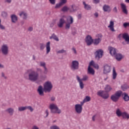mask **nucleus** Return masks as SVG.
<instances>
[{"label": "nucleus", "mask_w": 129, "mask_h": 129, "mask_svg": "<svg viewBox=\"0 0 129 129\" xmlns=\"http://www.w3.org/2000/svg\"><path fill=\"white\" fill-rule=\"evenodd\" d=\"M44 91L45 93H50L53 89V83L51 81H46L43 84Z\"/></svg>", "instance_id": "obj_3"}, {"label": "nucleus", "mask_w": 129, "mask_h": 129, "mask_svg": "<svg viewBox=\"0 0 129 129\" xmlns=\"http://www.w3.org/2000/svg\"><path fill=\"white\" fill-rule=\"evenodd\" d=\"M6 111L9 115H14V113H15V109L13 107H9L6 110Z\"/></svg>", "instance_id": "obj_26"}, {"label": "nucleus", "mask_w": 129, "mask_h": 129, "mask_svg": "<svg viewBox=\"0 0 129 129\" xmlns=\"http://www.w3.org/2000/svg\"><path fill=\"white\" fill-rule=\"evenodd\" d=\"M90 97L87 96L84 99V101H85L86 102H88V101H90Z\"/></svg>", "instance_id": "obj_45"}, {"label": "nucleus", "mask_w": 129, "mask_h": 129, "mask_svg": "<svg viewBox=\"0 0 129 129\" xmlns=\"http://www.w3.org/2000/svg\"><path fill=\"white\" fill-rule=\"evenodd\" d=\"M102 10L105 13H110L111 12V8L110 6L107 4H104L103 6Z\"/></svg>", "instance_id": "obj_17"}, {"label": "nucleus", "mask_w": 129, "mask_h": 129, "mask_svg": "<svg viewBox=\"0 0 129 129\" xmlns=\"http://www.w3.org/2000/svg\"><path fill=\"white\" fill-rule=\"evenodd\" d=\"M121 116L124 119H129V114L126 112H123Z\"/></svg>", "instance_id": "obj_32"}, {"label": "nucleus", "mask_w": 129, "mask_h": 129, "mask_svg": "<svg viewBox=\"0 0 129 129\" xmlns=\"http://www.w3.org/2000/svg\"><path fill=\"white\" fill-rule=\"evenodd\" d=\"M108 51H109L110 54H111V56H115L116 54V49L114 48V47L109 46L108 48Z\"/></svg>", "instance_id": "obj_19"}, {"label": "nucleus", "mask_w": 129, "mask_h": 129, "mask_svg": "<svg viewBox=\"0 0 129 129\" xmlns=\"http://www.w3.org/2000/svg\"><path fill=\"white\" fill-rule=\"evenodd\" d=\"M93 4H99L100 3V0H93Z\"/></svg>", "instance_id": "obj_51"}, {"label": "nucleus", "mask_w": 129, "mask_h": 129, "mask_svg": "<svg viewBox=\"0 0 129 129\" xmlns=\"http://www.w3.org/2000/svg\"><path fill=\"white\" fill-rule=\"evenodd\" d=\"M114 57H115L117 61H120L121 59H122L124 56L120 53H116L115 55L114 56Z\"/></svg>", "instance_id": "obj_29"}, {"label": "nucleus", "mask_w": 129, "mask_h": 129, "mask_svg": "<svg viewBox=\"0 0 129 129\" xmlns=\"http://www.w3.org/2000/svg\"><path fill=\"white\" fill-rule=\"evenodd\" d=\"M62 12H68L69 11V8H68L67 6H64L61 9Z\"/></svg>", "instance_id": "obj_41"}, {"label": "nucleus", "mask_w": 129, "mask_h": 129, "mask_svg": "<svg viewBox=\"0 0 129 129\" xmlns=\"http://www.w3.org/2000/svg\"><path fill=\"white\" fill-rule=\"evenodd\" d=\"M5 2L8 4H11V3H12V0H6Z\"/></svg>", "instance_id": "obj_63"}, {"label": "nucleus", "mask_w": 129, "mask_h": 129, "mask_svg": "<svg viewBox=\"0 0 129 129\" xmlns=\"http://www.w3.org/2000/svg\"><path fill=\"white\" fill-rule=\"evenodd\" d=\"M2 16L3 17V18H7L8 16V13H7L6 12H3L2 13Z\"/></svg>", "instance_id": "obj_48"}, {"label": "nucleus", "mask_w": 129, "mask_h": 129, "mask_svg": "<svg viewBox=\"0 0 129 129\" xmlns=\"http://www.w3.org/2000/svg\"><path fill=\"white\" fill-rule=\"evenodd\" d=\"M69 11L70 12V13H75V12L77 11V7L74 5H73L69 8Z\"/></svg>", "instance_id": "obj_27"}, {"label": "nucleus", "mask_w": 129, "mask_h": 129, "mask_svg": "<svg viewBox=\"0 0 129 129\" xmlns=\"http://www.w3.org/2000/svg\"><path fill=\"white\" fill-rule=\"evenodd\" d=\"M49 39L50 40H52L53 39L54 40V41H56V42H59V38H58L57 36H56L55 34H52V35L49 37Z\"/></svg>", "instance_id": "obj_33"}, {"label": "nucleus", "mask_w": 129, "mask_h": 129, "mask_svg": "<svg viewBox=\"0 0 129 129\" xmlns=\"http://www.w3.org/2000/svg\"><path fill=\"white\" fill-rule=\"evenodd\" d=\"M0 68L1 69H4L5 68V66L4 64L0 63Z\"/></svg>", "instance_id": "obj_62"}, {"label": "nucleus", "mask_w": 129, "mask_h": 129, "mask_svg": "<svg viewBox=\"0 0 129 129\" xmlns=\"http://www.w3.org/2000/svg\"><path fill=\"white\" fill-rule=\"evenodd\" d=\"M11 20L12 23H17L18 21V16L15 14L11 15Z\"/></svg>", "instance_id": "obj_31"}, {"label": "nucleus", "mask_w": 129, "mask_h": 129, "mask_svg": "<svg viewBox=\"0 0 129 129\" xmlns=\"http://www.w3.org/2000/svg\"><path fill=\"white\" fill-rule=\"evenodd\" d=\"M120 5L122 13H123L124 15H127L128 12H127V9H126V5L124 4V3H121Z\"/></svg>", "instance_id": "obj_20"}, {"label": "nucleus", "mask_w": 129, "mask_h": 129, "mask_svg": "<svg viewBox=\"0 0 129 129\" xmlns=\"http://www.w3.org/2000/svg\"><path fill=\"white\" fill-rule=\"evenodd\" d=\"M64 18H66V16H63L62 18L60 19L59 21L57 24V26L59 27V28H62L64 24H65V19H64Z\"/></svg>", "instance_id": "obj_23"}, {"label": "nucleus", "mask_w": 129, "mask_h": 129, "mask_svg": "<svg viewBox=\"0 0 129 129\" xmlns=\"http://www.w3.org/2000/svg\"><path fill=\"white\" fill-rule=\"evenodd\" d=\"M116 114L117 116H118V117H120V116H122V112H121V110H120V109L118 108L116 110Z\"/></svg>", "instance_id": "obj_36"}, {"label": "nucleus", "mask_w": 129, "mask_h": 129, "mask_svg": "<svg viewBox=\"0 0 129 129\" xmlns=\"http://www.w3.org/2000/svg\"><path fill=\"white\" fill-rule=\"evenodd\" d=\"M108 28L111 32H115V29H114V21L113 20L110 21Z\"/></svg>", "instance_id": "obj_18"}, {"label": "nucleus", "mask_w": 129, "mask_h": 129, "mask_svg": "<svg viewBox=\"0 0 129 129\" xmlns=\"http://www.w3.org/2000/svg\"><path fill=\"white\" fill-rule=\"evenodd\" d=\"M111 71V66L108 64H105L103 67V74H108Z\"/></svg>", "instance_id": "obj_10"}, {"label": "nucleus", "mask_w": 129, "mask_h": 129, "mask_svg": "<svg viewBox=\"0 0 129 129\" xmlns=\"http://www.w3.org/2000/svg\"><path fill=\"white\" fill-rule=\"evenodd\" d=\"M97 95L101 97H102L104 99H107L109 97V94L108 93H106L104 91H99L97 92Z\"/></svg>", "instance_id": "obj_12"}, {"label": "nucleus", "mask_w": 129, "mask_h": 129, "mask_svg": "<svg viewBox=\"0 0 129 129\" xmlns=\"http://www.w3.org/2000/svg\"><path fill=\"white\" fill-rule=\"evenodd\" d=\"M72 51L74 53V54H77V51H76V49H75V48H73Z\"/></svg>", "instance_id": "obj_57"}, {"label": "nucleus", "mask_w": 129, "mask_h": 129, "mask_svg": "<svg viewBox=\"0 0 129 129\" xmlns=\"http://www.w3.org/2000/svg\"><path fill=\"white\" fill-rule=\"evenodd\" d=\"M76 78L78 82H79L80 88H81V89H83V88H84V84L82 81L81 78H80L79 76H77Z\"/></svg>", "instance_id": "obj_21"}, {"label": "nucleus", "mask_w": 129, "mask_h": 129, "mask_svg": "<svg viewBox=\"0 0 129 129\" xmlns=\"http://www.w3.org/2000/svg\"><path fill=\"white\" fill-rule=\"evenodd\" d=\"M56 53L57 54H63L64 53H66V50L64 49H61V50L56 51Z\"/></svg>", "instance_id": "obj_42"}, {"label": "nucleus", "mask_w": 129, "mask_h": 129, "mask_svg": "<svg viewBox=\"0 0 129 129\" xmlns=\"http://www.w3.org/2000/svg\"><path fill=\"white\" fill-rule=\"evenodd\" d=\"M129 86L127 85V84H125L121 86V89H122V90H126V89H127V88H128Z\"/></svg>", "instance_id": "obj_40"}, {"label": "nucleus", "mask_w": 129, "mask_h": 129, "mask_svg": "<svg viewBox=\"0 0 129 129\" xmlns=\"http://www.w3.org/2000/svg\"><path fill=\"white\" fill-rule=\"evenodd\" d=\"M62 3H61V2H60L58 4H56L55 6V9H59V8H60V7H62V6H63Z\"/></svg>", "instance_id": "obj_43"}, {"label": "nucleus", "mask_w": 129, "mask_h": 129, "mask_svg": "<svg viewBox=\"0 0 129 129\" xmlns=\"http://www.w3.org/2000/svg\"><path fill=\"white\" fill-rule=\"evenodd\" d=\"M44 87L43 86H39L37 89V92L40 96H44Z\"/></svg>", "instance_id": "obj_24"}, {"label": "nucleus", "mask_w": 129, "mask_h": 129, "mask_svg": "<svg viewBox=\"0 0 129 129\" xmlns=\"http://www.w3.org/2000/svg\"><path fill=\"white\" fill-rule=\"evenodd\" d=\"M39 47L40 50L43 51L44 49H45V47H46V54H49V52H51V42L48 41L46 43V45L45 46V44L43 43H40L39 44Z\"/></svg>", "instance_id": "obj_5"}, {"label": "nucleus", "mask_w": 129, "mask_h": 129, "mask_svg": "<svg viewBox=\"0 0 129 129\" xmlns=\"http://www.w3.org/2000/svg\"><path fill=\"white\" fill-rule=\"evenodd\" d=\"M123 26L124 28H126L127 27H128V22H125L123 24Z\"/></svg>", "instance_id": "obj_53"}, {"label": "nucleus", "mask_w": 129, "mask_h": 129, "mask_svg": "<svg viewBox=\"0 0 129 129\" xmlns=\"http://www.w3.org/2000/svg\"><path fill=\"white\" fill-rule=\"evenodd\" d=\"M49 109L51 113H57V114H60L62 112L61 109H59L56 104L52 103L49 105Z\"/></svg>", "instance_id": "obj_4"}, {"label": "nucleus", "mask_w": 129, "mask_h": 129, "mask_svg": "<svg viewBox=\"0 0 129 129\" xmlns=\"http://www.w3.org/2000/svg\"><path fill=\"white\" fill-rule=\"evenodd\" d=\"M19 16L23 20H27L28 19V13L25 11H21L19 13Z\"/></svg>", "instance_id": "obj_25"}, {"label": "nucleus", "mask_w": 129, "mask_h": 129, "mask_svg": "<svg viewBox=\"0 0 129 129\" xmlns=\"http://www.w3.org/2000/svg\"><path fill=\"white\" fill-rule=\"evenodd\" d=\"M105 91L106 92H110L112 90V88L110 86V85H106L104 88Z\"/></svg>", "instance_id": "obj_34"}, {"label": "nucleus", "mask_w": 129, "mask_h": 129, "mask_svg": "<svg viewBox=\"0 0 129 129\" xmlns=\"http://www.w3.org/2000/svg\"><path fill=\"white\" fill-rule=\"evenodd\" d=\"M49 3L51 4V5H55L56 3V0H49Z\"/></svg>", "instance_id": "obj_52"}, {"label": "nucleus", "mask_w": 129, "mask_h": 129, "mask_svg": "<svg viewBox=\"0 0 129 129\" xmlns=\"http://www.w3.org/2000/svg\"><path fill=\"white\" fill-rule=\"evenodd\" d=\"M101 41H102V34H98L96 35V38L93 39V44L97 46L101 43Z\"/></svg>", "instance_id": "obj_8"}, {"label": "nucleus", "mask_w": 129, "mask_h": 129, "mask_svg": "<svg viewBox=\"0 0 129 129\" xmlns=\"http://www.w3.org/2000/svg\"><path fill=\"white\" fill-rule=\"evenodd\" d=\"M37 71H39V72H42V69L40 68H36Z\"/></svg>", "instance_id": "obj_61"}, {"label": "nucleus", "mask_w": 129, "mask_h": 129, "mask_svg": "<svg viewBox=\"0 0 129 129\" xmlns=\"http://www.w3.org/2000/svg\"><path fill=\"white\" fill-rule=\"evenodd\" d=\"M83 5L84 6L85 10H86L87 11H90V10H91V6L86 4V2H83Z\"/></svg>", "instance_id": "obj_30"}, {"label": "nucleus", "mask_w": 129, "mask_h": 129, "mask_svg": "<svg viewBox=\"0 0 129 129\" xmlns=\"http://www.w3.org/2000/svg\"><path fill=\"white\" fill-rule=\"evenodd\" d=\"M49 115V110H46L44 112V117H48Z\"/></svg>", "instance_id": "obj_46"}, {"label": "nucleus", "mask_w": 129, "mask_h": 129, "mask_svg": "<svg viewBox=\"0 0 129 129\" xmlns=\"http://www.w3.org/2000/svg\"><path fill=\"white\" fill-rule=\"evenodd\" d=\"M122 38L124 39L127 44H129V35L127 33H120L118 35L117 39L118 40H120Z\"/></svg>", "instance_id": "obj_6"}, {"label": "nucleus", "mask_w": 129, "mask_h": 129, "mask_svg": "<svg viewBox=\"0 0 129 129\" xmlns=\"http://www.w3.org/2000/svg\"><path fill=\"white\" fill-rule=\"evenodd\" d=\"M89 65L90 66H93V67H94V68H95V69H97V70H98V69H99V66L98 65V64L96 63L93 60H92L89 63Z\"/></svg>", "instance_id": "obj_28"}, {"label": "nucleus", "mask_w": 129, "mask_h": 129, "mask_svg": "<svg viewBox=\"0 0 129 129\" xmlns=\"http://www.w3.org/2000/svg\"><path fill=\"white\" fill-rule=\"evenodd\" d=\"M102 56H103V50L101 49H98L95 52V56L97 60H99L100 58H102Z\"/></svg>", "instance_id": "obj_13"}, {"label": "nucleus", "mask_w": 129, "mask_h": 129, "mask_svg": "<svg viewBox=\"0 0 129 129\" xmlns=\"http://www.w3.org/2000/svg\"><path fill=\"white\" fill-rule=\"evenodd\" d=\"M24 77L25 79L30 81H38L39 80V73L35 71L33 68L29 69L24 74Z\"/></svg>", "instance_id": "obj_1"}, {"label": "nucleus", "mask_w": 129, "mask_h": 129, "mask_svg": "<svg viewBox=\"0 0 129 129\" xmlns=\"http://www.w3.org/2000/svg\"><path fill=\"white\" fill-rule=\"evenodd\" d=\"M116 76H117V73H116V71H115V68L113 67V70H112V79H116Z\"/></svg>", "instance_id": "obj_35"}, {"label": "nucleus", "mask_w": 129, "mask_h": 129, "mask_svg": "<svg viewBox=\"0 0 129 129\" xmlns=\"http://www.w3.org/2000/svg\"><path fill=\"white\" fill-rule=\"evenodd\" d=\"M89 79V77L87 75H84L83 76V78L81 79L82 80V81H87L88 79Z\"/></svg>", "instance_id": "obj_39"}, {"label": "nucleus", "mask_w": 129, "mask_h": 129, "mask_svg": "<svg viewBox=\"0 0 129 129\" xmlns=\"http://www.w3.org/2000/svg\"><path fill=\"white\" fill-rule=\"evenodd\" d=\"M87 74H89V75H94V74H95V71H94L93 68H91V66L90 64H89L88 67Z\"/></svg>", "instance_id": "obj_22"}, {"label": "nucleus", "mask_w": 129, "mask_h": 129, "mask_svg": "<svg viewBox=\"0 0 129 129\" xmlns=\"http://www.w3.org/2000/svg\"><path fill=\"white\" fill-rule=\"evenodd\" d=\"M55 99H56V98L55 97H51L50 98L51 101H55Z\"/></svg>", "instance_id": "obj_59"}, {"label": "nucleus", "mask_w": 129, "mask_h": 129, "mask_svg": "<svg viewBox=\"0 0 129 129\" xmlns=\"http://www.w3.org/2000/svg\"><path fill=\"white\" fill-rule=\"evenodd\" d=\"M85 42L88 46H90V45L93 43V39H92V37L90 35L87 36L85 39Z\"/></svg>", "instance_id": "obj_16"}, {"label": "nucleus", "mask_w": 129, "mask_h": 129, "mask_svg": "<svg viewBox=\"0 0 129 129\" xmlns=\"http://www.w3.org/2000/svg\"><path fill=\"white\" fill-rule=\"evenodd\" d=\"M27 109L30 110L31 112H33L34 111V108H33L31 106H26V110Z\"/></svg>", "instance_id": "obj_44"}, {"label": "nucleus", "mask_w": 129, "mask_h": 129, "mask_svg": "<svg viewBox=\"0 0 129 129\" xmlns=\"http://www.w3.org/2000/svg\"><path fill=\"white\" fill-rule=\"evenodd\" d=\"M0 29L1 30H6V27L0 23Z\"/></svg>", "instance_id": "obj_49"}, {"label": "nucleus", "mask_w": 129, "mask_h": 129, "mask_svg": "<svg viewBox=\"0 0 129 129\" xmlns=\"http://www.w3.org/2000/svg\"><path fill=\"white\" fill-rule=\"evenodd\" d=\"M28 31H29V32H32V31H33V27H29L28 29Z\"/></svg>", "instance_id": "obj_56"}, {"label": "nucleus", "mask_w": 129, "mask_h": 129, "mask_svg": "<svg viewBox=\"0 0 129 129\" xmlns=\"http://www.w3.org/2000/svg\"><path fill=\"white\" fill-rule=\"evenodd\" d=\"M1 52L3 55H7L10 52L9 50V46L8 44H3L1 46Z\"/></svg>", "instance_id": "obj_11"}, {"label": "nucleus", "mask_w": 129, "mask_h": 129, "mask_svg": "<svg viewBox=\"0 0 129 129\" xmlns=\"http://www.w3.org/2000/svg\"><path fill=\"white\" fill-rule=\"evenodd\" d=\"M1 76L4 79H8V77H7V76H6V74L4 72L1 73Z\"/></svg>", "instance_id": "obj_47"}, {"label": "nucleus", "mask_w": 129, "mask_h": 129, "mask_svg": "<svg viewBox=\"0 0 129 129\" xmlns=\"http://www.w3.org/2000/svg\"><path fill=\"white\" fill-rule=\"evenodd\" d=\"M113 12L114 13H117V8H116V7H114L113 9Z\"/></svg>", "instance_id": "obj_55"}, {"label": "nucleus", "mask_w": 129, "mask_h": 129, "mask_svg": "<svg viewBox=\"0 0 129 129\" xmlns=\"http://www.w3.org/2000/svg\"><path fill=\"white\" fill-rule=\"evenodd\" d=\"M50 129H60L57 125H52L50 127Z\"/></svg>", "instance_id": "obj_50"}, {"label": "nucleus", "mask_w": 129, "mask_h": 129, "mask_svg": "<svg viewBox=\"0 0 129 129\" xmlns=\"http://www.w3.org/2000/svg\"><path fill=\"white\" fill-rule=\"evenodd\" d=\"M60 3H61L62 5H65V4H66V3H67V0H61Z\"/></svg>", "instance_id": "obj_54"}, {"label": "nucleus", "mask_w": 129, "mask_h": 129, "mask_svg": "<svg viewBox=\"0 0 129 129\" xmlns=\"http://www.w3.org/2000/svg\"><path fill=\"white\" fill-rule=\"evenodd\" d=\"M94 16H95V17L96 18H98V13H95L94 14Z\"/></svg>", "instance_id": "obj_64"}, {"label": "nucleus", "mask_w": 129, "mask_h": 129, "mask_svg": "<svg viewBox=\"0 0 129 129\" xmlns=\"http://www.w3.org/2000/svg\"><path fill=\"white\" fill-rule=\"evenodd\" d=\"M121 94H122V92L121 91H118L111 96V99H112L114 102H116V101L119 99Z\"/></svg>", "instance_id": "obj_9"}, {"label": "nucleus", "mask_w": 129, "mask_h": 129, "mask_svg": "<svg viewBox=\"0 0 129 129\" xmlns=\"http://www.w3.org/2000/svg\"><path fill=\"white\" fill-rule=\"evenodd\" d=\"M31 129H39L38 126L37 125H33Z\"/></svg>", "instance_id": "obj_58"}, {"label": "nucleus", "mask_w": 129, "mask_h": 129, "mask_svg": "<svg viewBox=\"0 0 129 129\" xmlns=\"http://www.w3.org/2000/svg\"><path fill=\"white\" fill-rule=\"evenodd\" d=\"M83 108L80 104H77L75 105V110L78 114H80L82 112Z\"/></svg>", "instance_id": "obj_14"}, {"label": "nucleus", "mask_w": 129, "mask_h": 129, "mask_svg": "<svg viewBox=\"0 0 129 129\" xmlns=\"http://www.w3.org/2000/svg\"><path fill=\"white\" fill-rule=\"evenodd\" d=\"M25 110H26V106L18 107V111H19V112L25 111Z\"/></svg>", "instance_id": "obj_37"}, {"label": "nucleus", "mask_w": 129, "mask_h": 129, "mask_svg": "<svg viewBox=\"0 0 129 129\" xmlns=\"http://www.w3.org/2000/svg\"><path fill=\"white\" fill-rule=\"evenodd\" d=\"M123 99L125 100V101H128L129 100V96L126 93H124V97Z\"/></svg>", "instance_id": "obj_38"}, {"label": "nucleus", "mask_w": 129, "mask_h": 129, "mask_svg": "<svg viewBox=\"0 0 129 129\" xmlns=\"http://www.w3.org/2000/svg\"><path fill=\"white\" fill-rule=\"evenodd\" d=\"M85 101H84V100H83V101L81 102V104H80V105L82 106H82H83V104H84V103H85Z\"/></svg>", "instance_id": "obj_60"}, {"label": "nucleus", "mask_w": 129, "mask_h": 129, "mask_svg": "<svg viewBox=\"0 0 129 129\" xmlns=\"http://www.w3.org/2000/svg\"><path fill=\"white\" fill-rule=\"evenodd\" d=\"M74 22L73 20V17L72 16H68L67 17V23H66L65 29L66 30H69L70 29V27H71V25Z\"/></svg>", "instance_id": "obj_7"}, {"label": "nucleus", "mask_w": 129, "mask_h": 129, "mask_svg": "<svg viewBox=\"0 0 129 129\" xmlns=\"http://www.w3.org/2000/svg\"><path fill=\"white\" fill-rule=\"evenodd\" d=\"M79 68V62L77 60H73L72 62L71 69L72 70H77Z\"/></svg>", "instance_id": "obj_15"}, {"label": "nucleus", "mask_w": 129, "mask_h": 129, "mask_svg": "<svg viewBox=\"0 0 129 129\" xmlns=\"http://www.w3.org/2000/svg\"><path fill=\"white\" fill-rule=\"evenodd\" d=\"M40 66L41 67H43L44 69V74L41 75L40 77L39 82H43V81H45V79H47V74H48V68L46 67V62L44 61H40Z\"/></svg>", "instance_id": "obj_2"}]
</instances>
